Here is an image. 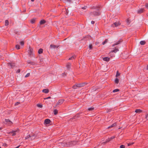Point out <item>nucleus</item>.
Returning a JSON list of instances; mask_svg holds the SVG:
<instances>
[{
    "instance_id": "39448f33",
    "label": "nucleus",
    "mask_w": 148,
    "mask_h": 148,
    "mask_svg": "<svg viewBox=\"0 0 148 148\" xmlns=\"http://www.w3.org/2000/svg\"><path fill=\"white\" fill-rule=\"evenodd\" d=\"M123 40L121 39H119L117 42H116L114 44H113L112 45V47H114L115 45H117L119 44H120Z\"/></svg>"
},
{
    "instance_id": "2f4dec72",
    "label": "nucleus",
    "mask_w": 148,
    "mask_h": 148,
    "mask_svg": "<svg viewBox=\"0 0 148 148\" xmlns=\"http://www.w3.org/2000/svg\"><path fill=\"white\" fill-rule=\"evenodd\" d=\"M94 109V108L92 107H91L90 108H89L88 109V110L89 111H92Z\"/></svg>"
},
{
    "instance_id": "4468645a",
    "label": "nucleus",
    "mask_w": 148,
    "mask_h": 148,
    "mask_svg": "<svg viewBox=\"0 0 148 148\" xmlns=\"http://www.w3.org/2000/svg\"><path fill=\"white\" fill-rule=\"evenodd\" d=\"M114 138H115L114 136H112V137H111L110 138H108V139H107L106 142H108L109 141H110V140H112V139Z\"/></svg>"
},
{
    "instance_id": "09e8293b",
    "label": "nucleus",
    "mask_w": 148,
    "mask_h": 148,
    "mask_svg": "<svg viewBox=\"0 0 148 148\" xmlns=\"http://www.w3.org/2000/svg\"><path fill=\"white\" fill-rule=\"evenodd\" d=\"M78 117V115H77L76 116H75L74 117V119H76L77 117Z\"/></svg>"
},
{
    "instance_id": "bb28decb",
    "label": "nucleus",
    "mask_w": 148,
    "mask_h": 148,
    "mask_svg": "<svg viewBox=\"0 0 148 148\" xmlns=\"http://www.w3.org/2000/svg\"><path fill=\"white\" fill-rule=\"evenodd\" d=\"M54 114L55 115L57 114L58 113V111L56 109H55L54 110Z\"/></svg>"
},
{
    "instance_id": "6e6d98bb",
    "label": "nucleus",
    "mask_w": 148,
    "mask_h": 148,
    "mask_svg": "<svg viewBox=\"0 0 148 148\" xmlns=\"http://www.w3.org/2000/svg\"><path fill=\"white\" fill-rule=\"evenodd\" d=\"M31 1L32 2H34V0H31Z\"/></svg>"
},
{
    "instance_id": "58836bf2",
    "label": "nucleus",
    "mask_w": 148,
    "mask_h": 148,
    "mask_svg": "<svg viewBox=\"0 0 148 148\" xmlns=\"http://www.w3.org/2000/svg\"><path fill=\"white\" fill-rule=\"evenodd\" d=\"M29 53L30 55H31L32 54V50L31 49H30L29 52Z\"/></svg>"
},
{
    "instance_id": "5fc2aeb1",
    "label": "nucleus",
    "mask_w": 148,
    "mask_h": 148,
    "mask_svg": "<svg viewBox=\"0 0 148 148\" xmlns=\"http://www.w3.org/2000/svg\"><path fill=\"white\" fill-rule=\"evenodd\" d=\"M112 54V56H111L112 57V56H114V54L113 55V54Z\"/></svg>"
},
{
    "instance_id": "ea45409f",
    "label": "nucleus",
    "mask_w": 148,
    "mask_h": 148,
    "mask_svg": "<svg viewBox=\"0 0 148 148\" xmlns=\"http://www.w3.org/2000/svg\"><path fill=\"white\" fill-rule=\"evenodd\" d=\"M30 75V73H27L25 76V77H29Z\"/></svg>"
},
{
    "instance_id": "052dcab7",
    "label": "nucleus",
    "mask_w": 148,
    "mask_h": 148,
    "mask_svg": "<svg viewBox=\"0 0 148 148\" xmlns=\"http://www.w3.org/2000/svg\"><path fill=\"white\" fill-rule=\"evenodd\" d=\"M147 16H148V13L147 14Z\"/></svg>"
},
{
    "instance_id": "f03ea898",
    "label": "nucleus",
    "mask_w": 148,
    "mask_h": 148,
    "mask_svg": "<svg viewBox=\"0 0 148 148\" xmlns=\"http://www.w3.org/2000/svg\"><path fill=\"white\" fill-rule=\"evenodd\" d=\"M121 23H120L119 21H117L116 22L114 23L111 25V27H117L120 25Z\"/></svg>"
},
{
    "instance_id": "20e7f679",
    "label": "nucleus",
    "mask_w": 148,
    "mask_h": 148,
    "mask_svg": "<svg viewBox=\"0 0 148 148\" xmlns=\"http://www.w3.org/2000/svg\"><path fill=\"white\" fill-rule=\"evenodd\" d=\"M64 101V99H60L56 103V106L54 107H56V106L61 105L63 103Z\"/></svg>"
},
{
    "instance_id": "9d476101",
    "label": "nucleus",
    "mask_w": 148,
    "mask_h": 148,
    "mask_svg": "<svg viewBox=\"0 0 148 148\" xmlns=\"http://www.w3.org/2000/svg\"><path fill=\"white\" fill-rule=\"evenodd\" d=\"M17 132H18L17 130L12 131L11 132H10V133L12 134V136H14L16 134V133Z\"/></svg>"
},
{
    "instance_id": "f8f14e48",
    "label": "nucleus",
    "mask_w": 148,
    "mask_h": 148,
    "mask_svg": "<svg viewBox=\"0 0 148 148\" xmlns=\"http://www.w3.org/2000/svg\"><path fill=\"white\" fill-rule=\"evenodd\" d=\"M42 92L45 93H47L49 92V90L47 89H44L42 90Z\"/></svg>"
},
{
    "instance_id": "4be33fe9",
    "label": "nucleus",
    "mask_w": 148,
    "mask_h": 148,
    "mask_svg": "<svg viewBox=\"0 0 148 148\" xmlns=\"http://www.w3.org/2000/svg\"><path fill=\"white\" fill-rule=\"evenodd\" d=\"M43 52V49H39L38 50V52L39 54H41Z\"/></svg>"
},
{
    "instance_id": "4c0bfd02",
    "label": "nucleus",
    "mask_w": 148,
    "mask_h": 148,
    "mask_svg": "<svg viewBox=\"0 0 148 148\" xmlns=\"http://www.w3.org/2000/svg\"><path fill=\"white\" fill-rule=\"evenodd\" d=\"M126 22L127 24L128 25L130 23V22L128 19L127 20Z\"/></svg>"
},
{
    "instance_id": "a878e982",
    "label": "nucleus",
    "mask_w": 148,
    "mask_h": 148,
    "mask_svg": "<svg viewBox=\"0 0 148 148\" xmlns=\"http://www.w3.org/2000/svg\"><path fill=\"white\" fill-rule=\"evenodd\" d=\"M9 24V22L8 20H6L5 21V26H8Z\"/></svg>"
},
{
    "instance_id": "bf43d9fd",
    "label": "nucleus",
    "mask_w": 148,
    "mask_h": 148,
    "mask_svg": "<svg viewBox=\"0 0 148 148\" xmlns=\"http://www.w3.org/2000/svg\"><path fill=\"white\" fill-rule=\"evenodd\" d=\"M2 128L1 127H0V130H1Z\"/></svg>"
},
{
    "instance_id": "a18cd8bd",
    "label": "nucleus",
    "mask_w": 148,
    "mask_h": 148,
    "mask_svg": "<svg viewBox=\"0 0 148 148\" xmlns=\"http://www.w3.org/2000/svg\"><path fill=\"white\" fill-rule=\"evenodd\" d=\"M145 7L148 9V3H147L145 5Z\"/></svg>"
},
{
    "instance_id": "de8ad7c7",
    "label": "nucleus",
    "mask_w": 148,
    "mask_h": 148,
    "mask_svg": "<svg viewBox=\"0 0 148 148\" xmlns=\"http://www.w3.org/2000/svg\"><path fill=\"white\" fill-rule=\"evenodd\" d=\"M20 71H21L19 69L17 71L16 73H19L20 72Z\"/></svg>"
},
{
    "instance_id": "aec40b11",
    "label": "nucleus",
    "mask_w": 148,
    "mask_h": 148,
    "mask_svg": "<svg viewBox=\"0 0 148 148\" xmlns=\"http://www.w3.org/2000/svg\"><path fill=\"white\" fill-rule=\"evenodd\" d=\"M71 64L70 63H68L66 65V66L68 69H69L70 68Z\"/></svg>"
},
{
    "instance_id": "4d7b16f0",
    "label": "nucleus",
    "mask_w": 148,
    "mask_h": 148,
    "mask_svg": "<svg viewBox=\"0 0 148 148\" xmlns=\"http://www.w3.org/2000/svg\"><path fill=\"white\" fill-rule=\"evenodd\" d=\"M92 8H93V9L95 8V7H92Z\"/></svg>"
},
{
    "instance_id": "c756f323",
    "label": "nucleus",
    "mask_w": 148,
    "mask_h": 148,
    "mask_svg": "<svg viewBox=\"0 0 148 148\" xmlns=\"http://www.w3.org/2000/svg\"><path fill=\"white\" fill-rule=\"evenodd\" d=\"M37 106L39 108H42V104H37Z\"/></svg>"
},
{
    "instance_id": "a211bd4d",
    "label": "nucleus",
    "mask_w": 148,
    "mask_h": 148,
    "mask_svg": "<svg viewBox=\"0 0 148 148\" xmlns=\"http://www.w3.org/2000/svg\"><path fill=\"white\" fill-rule=\"evenodd\" d=\"M135 112L137 113H140L142 112V110L139 109H136L135 111Z\"/></svg>"
},
{
    "instance_id": "ddd939ff",
    "label": "nucleus",
    "mask_w": 148,
    "mask_h": 148,
    "mask_svg": "<svg viewBox=\"0 0 148 148\" xmlns=\"http://www.w3.org/2000/svg\"><path fill=\"white\" fill-rule=\"evenodd\" d=\"M144 11L143 9H140L137 11V13L138 14H140L143 12Z\"/></svg>"
},
{
    "instance_id": "c9c22d12",
    "label": "nucleus",
    "mask_w": 148,
    "mask_h": 148,
    "mask_svg": "<svg viewBox=\"0 0 148 148\" xmlns=\"http://www.w3.org/2000/svg\"><path fill=\"white\" fill-rule=\"evenodd\" d=\"M74 59V57L73 56H71V58H69V60H72Z\"/></svg>"
},
{
    "instance_id": "8fccbe9b",
    "label": "nucleus",
    "mask_w": 148,
    "mask_h": 148,
    "mask_svg": "<svg viewBox=\"0 0 148 148\" xmlns=\"http://www.w3.org/2000/svg\"><path fill=\"white\" fill-rule=\"evenodd\" d=\"M19 103H20L19 102H17L15 104V105H18Z\"/></svg>"
},
{
    "instance_id": "6e6552de",
    "label": "nucleus",
    "mask_w": 148,
    "mask_h": 148,
    "mask_svg": "<svg viewBox=\"0 0 148 148\" xmlns=\"http://www.w3.org/2000/svg\"><path fill=\"white\" fill-rule=\"evenodd\" d=\"M6 124H8L9 125H11L12 124V122L9 119H5V122Z\"/></svg>"
},
{
    "instance_id": "393cba45",
    "label": "nucleus",
    "mask_w": 148,
    "mask_h": 148,
    "mask_svg": "<svg viewBox=\"0 0 148 148\" xmlns=\"http://www.w3.org/2000/svg\"><path fill=\"white\" fill-rule=\"evenodd\" d=\"M114 82L116 84H118L119 82V79L117 78H116L115 79Z\"/></svg>"
},
{
    "instance_id": "423d86ee",
    "label": "nucleus",
    "mask_w": 148,
    "mask_h": 148,
    "mask_svg": "<svg viewBox=\"0 0 148 148\" xmlns=\"http://www.w3.org/2000/svg\"><path fill=\"white\" fill-rule=\"evenodd\" d=\"M15 66V64L13 63H9L8 64V66L9 68H13Z\"/></svg>"
},
{
    "instance_id": "49530a36",
    "label": "nucleus",
    "mask_w": 148,
    "mask_h": 148,
    "mask_svg": "<svg viewBox=\"0 0 148 148\" xmlns=\"http://www.w3.org/2000/svg\"><path fill=\"white\" fill-rule=\"evenodd\" d=\"M51 97H47V98H44V99H50L51 98Z\"/></svg>"
},
{
    "instance_id": "1a4fd4ad",
    "label": "nucleus",
    "mask_w": 148,
    "mask_h": 148,
    "mask_svg": "<svg viewBox=\"0 0 148 148\" xmlns=\"http://www.w3.org/2000/svg\"><path fill=\"white\" fill-rule=\"evenodd\" d=\"M51 122V121L50 119H46L44 121V124H49Z\"/></svg>"
},
{
    "instance_id": "13d9d810",
    "label": "nucleus",
    "mask_w": 148,
    "mask_h": 148,
    "mask_svg": "<svg viewBox=\"0 0 148 148\" xmlns=\"http://www.w3.org/2000/svg\"><path fill=\"white\" fill-rule=\"evenodd\" d=\"M147 70H148V66H147Z\"/></svg>"
},
{
    "instance_id": "e433bc0d",
    "label": "nucleus",
    "mask_w": 148,
    "mask_h": 148,
    "mask_svg": "<svg viewBox=\"0 0 148 148\" xmlns=\"http://www.w3.org/2000/svg\"><path fill=\"white\" fill-rule=\"evenodd\" d=\"M89 48L90 49H92V44H90L89 45Z\"/></svg>"
},
{
    "instance_id": "c03bdc74",
    "label": "nucleus",
    "mask_w": 148,
    "mask_h": 148,
    "mask_svg": "<svg viewBox=\"0 0 148 148\" xmlns=\"http://www.w3.org/2000/svg\"><path fill=\"white\" fill-rule=\"evenodd\" d=\"M62 75L63 76H65L66 75L65 73H63L62 74Z\"/></svg>"
},
{
    "instance_id": "412c9836",
    "label": "nucleus",
    "mask_w": 148,
    "mask_h": 148,
    "mask_svg": "<svg viewBox=\"0 0 148 148\" xmlns=\"http://www.w3.org/2000/svg\"><path fill=\"white\" fill-rule=\"evenodd\" d=\"M36 18H34L32 19L31 21V22L32 23H35L36 21Z\"/></svg>"
},
{
    "instance_id": "37998d69",
    "label": "nucleus",
    "mask_w": 148,
    "mask_h": 148,
    "mask_svg": "<svg viewBox=\"0 0 148 148\" xmlns=\"http://www.w3.org/2000/svg\"><path fill=\"white\" fill-rule=\"evenodd\" d=\"M145 118L147 120H148V114L146 115Z\"/></svg>"
},
{
    "instance_id": "c85d7f7f",
    "label": "nucleus",
    "mask_w": 148,
    "mask_h": 148,
    "mask_svg": "<svg viewBox=\"0 0 148 148\" xmlns=\"http://www.w3.org/2000/svg\"><path fill=\"white\" fill-rule=\"evenodd\" d=\"M30 137H31V135H29L25 137V139H29L30 140Z\"/></svg>"
},
{
    "instance_id": "72a5a7b5",
    "label": "nucleus",
    "mask_w": 148,
    "mask_h": 148,
    "mask_svg": "<svg viewBox=\"0 0 148 148\" xmlns=\"http://www.w3.org/2000/svg\"><path fill=\"white\" fill-rule=\"evenodd\" d=\"M20 44L22 46H23L24 45V42L23 41H21L20 42Z\"/></svg>"
},
{
    "instance_id": "dca6fc26",
    "label": "nucleus",
    "mask_w": 148,
    "mask_h": 148,
    "mask_svg": "<svg viewBox=\"0 0 148 148\" xmlns=\"http://www.w3.org/2000/svg\"><path fill=\"white\" fill-rule=\"evenodd\" d=\"M116 125V123H113V124H112V125L108 127V129L110 128L111 127H114Z\"/></svg>"
},
{
    "instance_id": "473e14b6",
    "label": "nucleus",
    "mask_w": 148,
    "mask_h": 148,
    "mask_svg": "<svg viewBox=\"0 0 148 148\" xmlns=\"http://www.w3.org/2000/svg\"><path fill=\"white\" fill-rule=\"evenodd\" d=\"M20 46L19 45H16V48L17 49H20Z\"/></svg>"
},
{
    "instance_id": "f704fd0d",
    "label": "nucleus",
    "mask_w": 148,
    "mask_h": 148,
    "mask_svg": "<svg viewBox=\"0 0 148 148\" xmlns=\"http://www.w3.org/2000/svg\"><path fill=\"white\" fill-rule=\"evenodd\" d=\"M120 75V73H119L118 71H117L116 72V77H117L118 76Z\"/></svg>"
},
{
    "instance_id": "7ed1b4c3",
    "label": "nucleus",
    "mask_w": 148,
    "mask_h": 148,
    "mask_svg": "<svg viewBox=\"0 0 148 148\" xmlns=\"http://www.w3.org/2000/svg\"><path fill=\"white\" fill-rule=\"evenodd\" d=\"M91 15H93L94 16H99L100 14L99 12L97 10V11H94L90 13Z\"/></svg>"
},
{
    "instance_id": "a19ab883",
    "label": "nucleus",
    "mask_w": 148,
    "mask_h": 148,
    "mask_svg": "<svg viewBox=\"0 0 148 148\" xmlns=\"http://www.w3.org/2000/svg\"><path fill=\"white\" fill-rule=\"evenodd\" d=\"M120 148H125V146L123 145H121L120 146Z\"/></svg>"
},
{
    "instance_id": "680f3d73",
    "label": "nucleus",
    "mask_w": 148,
    "mask_h": 148,
    "mask_svg": "<svg viewBox=\"0 0 148 148\" xmlns=\"http://www.w3.org/2000/svg\"><path fill=\"white\" fill-rule=\"evenodd\" d=\"M0 148H1V146H0Z\"/></svg>"
},
{
    "instance_id": "0eeeda50",
    "label": "nucleus",
    "mask_w": 148,
    "mask_h": 148,
    "mask_svg": "<svg viewBox=\"0 0 148 148\" xmlns=\"http://www.w3.org/2000/svg\"><path fill=\"white\" fill-rule=\"evenodd\" d=\"M119 51V50L118 49L115 48L114 50L110 52V55L111 56L112 54L114 52L116 53Z\"/></svg>"
},
{
    "instance_id": "3c124183",
    "label": "nucleus",
    "mask_w": 148,
    "mask_h": 148,
    "mask_svg": "<svg viewBox=\"0 0 148 148\" xmlns=\"http://www.w3.org/2000/svg\"><path fill=\"white\" fill-rule=\"evenodd\" d=\"M65 1H66L67 2H71V0H64Z\"/></svg>"
},
{
    "instance_id": "6ab92c4d",
    "label": "nucleus",
    "mask_w": 148,
    "mask_h": 148,
    "mask_svg": "<svg viewBox=\"0 0 148 148\" xmlns=\"http://www.w3.org/2000/svg\"><path fill=\"white\" fill-rule=\"evenodd\" d=\"M27 62L29 64H30L33 65H34V64H35V63L34 62H32V61H31L30 60L28 61H27Z\"/></svg>"
},
{
    "instance_id": "f257e3e1",
    "label": "nucleus",
    "mask_w": 148,
    "mask_h": 148,
    "mask_svg": "<svg viewBox=\"0 0 148 148\" xmlns=\"http://www.w3.org/2000/svg\"><path fill=\"white\" fill-rule=\"evenodd\" d=\"M85 83H83L82 84H77L73 86V88L74 89H76L77 87H80L84 86V85L85 84ZM87 83H86V84Z\"/></svg>"
},
{
    "instance_id": "b1692460",
    "label": "nucleus",
    "mask_w": 148,
    "mask_h": 148,
    "mask_svg": "<svg viewBox=\"0 0 148 148\" xmlns=\"http://www.w3.org/2000/svg\"><path fill=\"white\" fill-rule=\"evenodd\" d=\"M35 138V137L34 135L33 134H32L31 135V137H30V140H32L33 139H34Z\"/></svg>"
},
{
    "instance_id": "2eb2a0df",
    "label": "nucleus",
    "mask_w": 148,
    "mask_h": 148,
    "mask_svg": "<svg viewBox=\"0 0 148 148\" xmlns=\"http://www.w3.org/2000/svg\"><path fill=\"white\" fill-rule=\"evenodd\" d=\"M103 60L106 61H109L110 60V58L108 57H105L103 58Z\"/></svg>"
},
{
    "instance_id": "cd10ccee",
    "label": "nucleus",
    "mask_w": 148,
    "mask_h": 148,
    "mask_svg": "<svg viewBox=\"0 0 148 148\" xmlns=\"http://www.w3.org/2000/svg\"><path fill=\"white\" fill-rule=\"evenodd\" d=\"M108 42V39H106L103 42H102V44L104 45Z\"/></svg>"
},
{
    "instance_id": "79ce46f5",
    "label": "nucleus",
    "mask_w": 148,
    "mask_h": 148,
    "mask_svg": "<svg viewBox=\"0 0 148 148\" xmlns=\"http://www.w3.org/2000/svg\"><path fill=\"white\" fill-rule=\"evenodd\" d=\"M133 144H134V143H127V145L128 146H130L131 145H133Z\"/></svg>"
},
{
    "instance_id": "5701e85b",
    "label": "nucleus",
    "mask_w": 148,
    "mask_h": 148,
    "mask_svg": "<svg viewBox=\"0 0 148 148\" xmlns=\"http://www.w3.org/2000/svg\"><path fill=\"white\" fill-rule=\"evenodd\" d=\"M145 43V42L144 41H141L140 42V44L141 45H143Z\"/></svg>"
},
{
    "instance_id": "603ef678",
    "label": "nucleus",
    "mask_w": 148,
    "mask_h": 148,
    "mask_svg": "<svg viewBox=\"0 0 148 148\" xmlns=\"http://www.w3.org/2000/svg\"><path fill=\"white\" fill-rule=\"evenodd\" d=\"M91 23L92 24H94L95 23V22L94 21H92L91 22Z\"/></svg>"
},
{
    "instance_id": "864d4df0",
    "label": "nucleus",
    "mask_w": 148,
    "mask_h": 148,
    "mask_svg": "<svg viewBox=\"0 0 148 148\" xmlns=\"http://www.w3.org/2000/svg\"><path fill=\"white\" fill-rule=\"evenodd\" d=\"M82 8L83 9H85L86 8V7H84Z\"/></svg>"
},
{
    "instance_id": "9b49d317",
    "label": "nucleus",
    "mask_w": 148,
    "mask_h": 148,
    "mask_svg": "<svg viewBox=\"0 0 148 148\" xmlns=\"http://www.w3.org/2000/svg\"><path fill=\"white\" fill-rule=\"evenodd\" d=\"M50 48L51 49H55L56 48H58V46H56L55 45H50Z\"/></svg>"
},
{
    "instance_id": "f3484780",
    "label": "nucleus",
    "mask_w": 148,
    "mask_h": 148,
    "mask_svg": "<svg viewBox=\"0 0 148 148\" xmlns=\"http://www.w3.org/2000/svg\"><path fill=\"white\" fill-rule=\"evenodd\" d=\"M45 22H46V21L45 20H41L40 21V25H42V24H44L45 23Z\"/></svg>"
},
{
    "instance_id": "7c9ffc66",
    "label": "nucleus",
    "mask_w": 148,
    "mask_h": 148,
    "mask_svg": "<svg viewBox=\"0 0 148 148\" xmlns=\"http://www.w3.org/2000/svg\"><path fill=\"white\" fill-rule=\"evenodd\" d=\"M119 91V89H114V90H113V92H118Z\"/></svg>"
}]
</instances>
